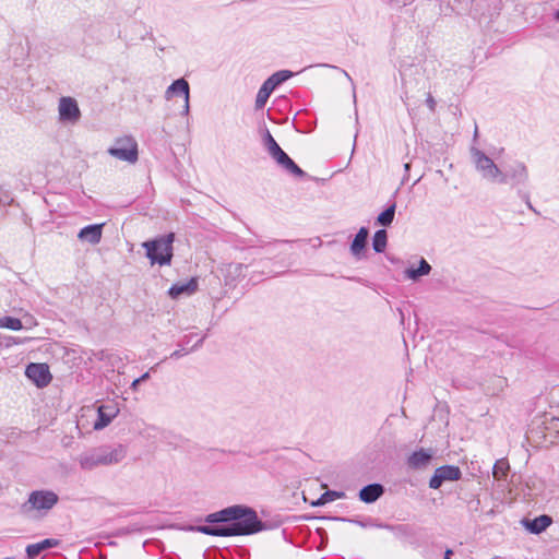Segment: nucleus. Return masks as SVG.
Returning <instances> with one entry per match:
<instances>
[{
  "label": "nucleus",
  "instance_id": "nucleus-13",
  "mask_svg": "<svg viewBox=\"0 0 559 559\" xmlns=\"http://www.w3.org/2000/svg\"><path fill=\"white\" fill-rule=\"evenodd\" d=\"M271 157L287 173L296 177L305 176V171L282 148Z\"/></svg>",
  "mask_w": 559,
  "mask_h": 559
},
{
  "label": "nucleus",
  "instance_id": "nucleus-31",
  "mask_svg": "<svg viewBox=\"0 0 559 559\" xmlns=\"http://www.w3.org/2000/svg\"><path fill=\"white\" fill-rule=\"evenodd\" d=\"M245 265L241 263H231L227 266V275L241 276L243 273Z\"/></svg>",
  "mask_w": 559,
  "mask_h": 559
},
{
  "label": "nucleus",
  "instance_id": "nucleus-30",
  "mask_svg": "<svg viewBox=\"0 0 559 559\" xmlns=\"http://www.w3.org/2000/svg\"><path fill=\"white\" fill-rule=\"evenodd\" d=\"M29 340V337L4 336L3 342H1L0 344L4 345L5 347H11L13 345L25 344Z\"/></svg>",
  "mask_w": 559,
  "mask_h": 559
},
{
  "label": "nucleus",
  "instance_id": "nucleus-18",
  "mask_svg": "<svg viewBox=\"0 0 559 559\" xmlns=\"http://www.w3.org/2000/svg\"><path fill=\"white\" fill-rule=\"evenodd\" d=\"M368 229L366 227H361L356 234L352 245L350 252L356 259L361 258V252L366 247L367 238H368Z\"/></svg>",
  "mask_w": 559,
  "mask_h": 559
},
{
  "label": "nucleus",
  "instance_id": "nucleus-24",
  "mask_svg": "<svg viewBox=\"0 0 559 559\" xmlns=\"http://www.w3.org/2000/svg\"><path fill=\"white\" fill-rule=\"evenodd\" d=\"M510 465L507 460L501 459L498 460L493 465L492 475L496 480L500 481L506 479L508 472H509Z\"/></svg>",
  "mask_w": 559,
  "mask_h": 559
},
{
  "label": "nucleus",
  "instance_id": "nucleus-22",
  "mask_svg": "<svg viewBox=\"0 0 559 559\" xmlns=\"http://www.w3.org/2000/svg\"><path fill=\"white\" fill-rule=\"evenodd\" d=\"M294 73L289 70H280L264 81V84L274 91L282 83L289 80Z\"/></svg>",
  "mask_w": 559,
  "mask_h": 559
},
{
  "label": "nucleus",
  "instance_id": "nucleus-25",
  "mask_svg": "<svg viewBox=\"0 0 559 559\" xmlns=\"http://www.w3.org/2000/svg\"><path fill=\"white\" fill-rule=\"evenodd\" d=\"M273 93V91L266 86L264 83L261 85V87L258 91L254 107L257 110H260L264 108L270 95Z\"/></svg>",
  "mask_w": 559,
  "mask_h": 559
},
{
  "label": "nucleus",
  "instance_id": "nucleus-27",
  "mask_svg": "<svg viewBox=\"0 0 559 559\" xmlns=\"http://www.w3.org/2000/svg\"><path fill=\"white\" fill-rule=\"evenodd\" d=\"M395 215V204L389 206L383 211L377 218V222L382 226H389L392 224Z\"/></svg>",
  "mask_w": 559,
  "mask_h": 559
},
{
  "label": "nucleus",
  "instance_id": "nucleus-8",
  "mask_svg": "<svg viewBox=\"0 0 559 559\" xmlns=\"http://www.w3.org/2000/svg\"><path fill=\"white\" fill-rule=\"evenodd\" d=\"M119 412V406L114 401L99 405L97 407V419L95 420L93 428L95 430L106 428L118 416Z\"/></svg>",
  "mask_w": 559,
  "mask_h": 559
},
{
  "label": "nucleus",
  "instance_id": "nucleus-14",
  "mask_svg": "<svg viewBox=\"0 0 559 559\" xmlns=\"http://www.w3.org/2000/svg\"><path fill=\"white\" fill-rule=\"evenodd\" d=\"M104 224H94L83 227L79 234L78 238L81 241L88 242L91 245H97L100 242L103 235Z\"/></svg>",
  "mask_w": 559,
  "mask_h": 559
},
{
  "label": "nucleus",
  "instance_id": "nucleus-4",
  "mask_svg": "<svg viewBox=\"0 0 559 559\" xmlns=\"http://www.w3.org/2000/svg\"><path fill=\"white\" fill-rule=\"evenodd\" d=\"M175 235L173 233L160 236L153 240L144 241L143 248L146 250V257L151 264L169 265L173 259V242Z\"/></svg>",
  "mask_w": 559,
  "mask_h": 559
},
{
  "label": "nucleus",
  "instance_id": "nucleus-10",
  "mask_svg": "<svg viewBox=\"0 0 559 559\" xmlns=\"http://www.w3.org/2000/svg\"><path fill=\"white\" fill-rule=\"evenodd\" d=\"M25 376L38 388H44L51 381L49 368L45 364H29L25 369Z\"/></svg>",
  "mask_w": 559,
  "mask_h": 559
},
{
  "label": "nucleus",
  "instance_id": "nucleus-36",
  "mask_svg": "<svg viewBox=\"0 0 559 559\" xmlns=\"http://www.w3.org/2000/svg\"><path fill=\"white\" fill-rule=\"evenodd\" d=\"M140 383H141V382H140V380H139V379H135V380L131 383V389H132L133 391L138 390V386H139V384H140Z\"/></svg>",
  "mask_w": 559,
  "mask_h": 559
},
{
  "label": "nucleus",
  "instance_id": "nucleus-17",
  "mask_svg": "<svg viewBox=\"0 0 559 559\" xmlns=\"http://www.w3.org/2000/svg\"><path fill=\"white\" fill-rule=\"evenodd\" d=\"M59 544H60V540H58V539L47 538V539H44V540H41L39 543L28 545L26 547V554H27L29 559H34L41 551H44L46 549H49V548H52V547H57V546H59Z\"/></svg>",
  "mask_w": 559,
  "mask_h": 559
},
{
  "label": "nucleus",
  "instance_id": "nucleus-7",
  "mask_svg": "<svg viewBox=\"0 0 559 559\" xmlns=\"http://www.w3.org/2000/svg\"><path fill=\"white\" fill-rule=\"evenodd\" d=\"M59 121L75 124L81 119V110L75 98L62 96L58 103Z\"/></svg>",
  "mask_w": 559,
  "mask_h": 559
},
{
  "label": "nucleus",
  "instance_id": "nucleus-28",
  "mask_svg": "<svg viewBox=\"0 0 559 559\" xmlns=\"http://www.w3.org/2000/svg\"><path fill=\"white\" fill-rule=\"evenodd\" d=\"M263 144H264V147L266 148L267 153L270 154V156H272L274 153H276L278 150H281L280 145L277 144V142L274 140V138L272 136V134L269 131H265V133H264Z\"/></svg>",
  "mask_w": 559,
  "mask_h": 559
},
{
  "label": "nucleus",
  "instance_id": "nucleus-1",
  "mask_svg": "<svg viewBox=\"0 0 559 559\" xmlns=\"http://www.w3.org/2000/svg\"><path fill=\"white\" fill-rule=\"evenodd\" d=\"M205 522L215 525H200L190 530L222 537L250 535L262 530L255 511L243 506H233L211 513L205 518Z\"/></svg>",
  "mask_w": 559,
  "mask_h": 559
},
{
  "label": "nucleus",
  "instance_id": "nucleus-2",
  "mask_svg": "<svg viewBox=\"0 0 559 559\" xmlns=\"http://www.w3.org/2000/svg\"><path fill=\"white\" fill-rule=\"evenodd\" d=\"M126 454V448L121 444L114 448H97L81 454L79 464L82 469L91 471L98 466L117 464L124 459Z\"/></svg>",
  "mask_w": 559,
  "mask_h": 559
},
{
  "label": "nucleus",
  "instance_id": "nucleus-34",
  "mask_svg": "<svg viewBox=\"0 0 559 559\" xmlns=\"http://www.w3.org/2000/svg\"><path fill=\"white\" fill-rule=\"evenodd\" d=\"M187 354H188V352H186L185 349H177L170 354V357L171 358H180Z\"/></svg>",
  "mask_w": 559,
  "mask_h": 559
},
{
  "label": "nucleus",
  "instance_id": "nucleus-29",
  "mask_svg": "<svg viewBox=\"0 0 559 559\" xmlns=\"http://www.w3.org/2000/svg\"><path fill=\"white\" fill-rule=\"evenodd\" d=\"M343 496V493L336 492V491H325L317 502H313V506H323L330 501H334L335 499H338Z\"/></svg>",
  "mask_w": 559,
  "mask_h": 559
},
{
  "label": "nucleus",
  "instance_id": "nucleus-23",
  "mask_svg": "<svg viewBox=\"0 0 559 559\" xmlns=\"http://www.w3.org/2000/svg\"><path fill=\"white\" fill-rule=\"evenodd\" d=\"M388 242V235L384 229L376 231L372 238V248L376 252L381 253L385 250Z\"/></svg>",
  "mask_w": 559,
  "mask_h": 559
},
{
  "label": "nucleus",
  "instance_id": "nucleus-5",
  "mask_svg": "<svg viewBox=\"0 0 559 559\" xmlns=\"http://www.w3.org/2000/svg\"><path fill=\"white\" fill-rule=\"evenodd\" d=\"M471 155L476 170L490 182L507 183V176L483 151L472 147Z\"/></svg>",
  "mask_w": 559,
  "mask_h": 559
},
{
  "label": "nucleus",
  "instance_id": "nucleus-15",
  "mask_svg": "<svg viewBox=\"0 0 559 559\" xmlns=\"http://www.w3.org/2000/svg\"><path fill=\"white\" fill-rule=\"evenodd\" d=\"M432 455L430 450L420 449L409 455L407 463L414 469H423L430 464Z\"/></svg>",
  "mask_w": 559,
  "mask_h": 559
},
{
  "label": "nucleus",
  "instance_id": "nucleus-37",
  "mask_svg": "<svg viewBox=\"0 0 559 559\" xmlns=\"http://www.w3.org/2000/svg\"><path fill=\"white\" fill-rule=\"evenodd\" d=\"M551 425L555 429H558L559 430V418H552L551 419Z\"/></svg>",
  "mask_w": 559,
  "mask_h": 559
},
{
  "label": "nucleus",
  "instance_id": "nucleus-12",
  "mask_svg": "<svg viewBox=\"0 0 559 559\" xmlns=\"http://www.w3.org/2000/svg\"><path fill=\"white\" fill-rule=\"evenodd\" d=\"M504 176H507V183L525 185L528 180V169L523 162H514L509 166Z\"/></svg>",
  "mask_w": 559,
  "mask_h": 559
},
{
  "label": "nucleus",
  "instance_id": "nucleus-39",
  "mask_svg": "<svg viewBox=\"0 0 559 559\" xmlns=\"http://www.w3.org/2000/svg\"><path fill=\"white\" fill-rule=\"evenodd\" d=\"M554 17L559 22V9L555 12Z\"/></svg>",
  "mask_w": 559,
  "mask_h": 559
},
{
  "label": "nucleus",
  "instance_id": "nucleus-26",
  "mask_svg": "<svg viewBox=\"0 0 559 559\" xmlns=\"http://www.w3.org/2000/svg\"><path fill=\"white\" fill-rule=\"evenodd\" d=\"M0 329H9L12 331H20L23 329V324L20 319L7 316V317L0 318Z\"/></svg>",
  "mask_w": 559,
  "mask_h": 559
},
{
  "label": "nucleus",
  "instance_id": "nucleus-3",
  "mask_svg": "<svg viewBox=\"0 0 559 559\" xmlns=\"http://www.w3.org/2000/svg\"><path fill=\"white\" fill-rule=\"evenodd\" d=\"M59 501V497L51 490H34L28 499L21 506V512L25 515L43 516L47 514Z\"/></svg>",
  "mask_w": 559,
  "mask_h": 559
},
{
  "label": "nucleus",
  "instance_id": "nucleus-38",
  "mask_svg": "<svg viewBox=\"0 0 559 559\" xmlns=\"http://www.w3.org/2000/svg\"><path fill=\"white\" fill-rule=\"evenodd\" d=\"M150 378V372H145L143 373L140 378H138L140 380V382H143V381H146L147 379Z\"/></svg>",
  "mask_w": 559,
  "mask_h": 559
},
{
  "label": "nucleus",
  "instance_id": "nucleus-19",
  "mask_svg": "<svg viewBox=\"0 0 559 559\" xmlns=\"http://www.w3.org/2000/svg\"><path fill=\"white\" fill-rule=\"evenodd\" d=\"M383 493V487L380 484H371L365 486L360 492L359 498L366 503H372L378 500Z\"/></svg>",
  "mask_w": 559,
  "mask_h": 559
},
{
  "label": "nucleus",
  "instance_id": "nucleus-33",
  "mask_svg": "<svg viewBox=\"0 0 559 559\" xmlns=\"http://www.w3.org/2000/svg\"><path fill=\"white\" fill-rule=\"evenodd\" d=\"M426 104H427V106L429 107V109H430L431 111H433V110H435V108H436V100H435V98L431 96V94H428V97H427V99H426Z\"/></svg>",
  "mask_w": 559,
  "mask_h": 559
},
{
  "label": "nucleus",
  "instance_id": "nucleus-11",
  "mask_svg": "<svg viewBox=\"0 0 559 559\" xmlns=\"http://www.w3.org/2000/svg\"><path fill=\"white\" fill-rule=\"evenodd\" d=\"M175 95H182L185 97L183 115H188L190 110V86L185 79L174 81L166 90L165 97L170 99Z\"/></svg>",
  "mask_w": 559,
  "mask_h": 559
},
{
  "label": "nucleus",
  "instance_id": "nucleus-6",
  "mask_svg": "<svg viewBox=\"0 0 559 559\" xmlns=\"http://www.w3.org/2000/svg\"><path fill=\"white\" fill-rule=\"evenodd\" d=\"M107 153L122 162L134 164L139 159V148L135 139L131 135L117 138Z\"/></svg>",
  "mask_w": 559,
  "mask_h": 559
},
{
  "label": "nucleus",
  "instance_id": "nucleus-9",
  "mask_svg": "<svg viewBox=\"0 0 559 559\" xmlns=\"http://www.w3.org/2000/svg\"><path fill=\"white\" fill-rule=\"evenodd\" d=\"M461 475H462V473L457 466L444 465V466L438 467L435 471L433 476L430 478L429 487L432 489H438L441 487L443 481L459 480L461 478Z\"/></svg>",
  "mask_w": 559,
  "mask_h": 559
},
{
  "label": "nucleus",
  "instance_id": "nucleus-21",
  "mask_svg": "<svg viewBox=\"0 0 559 559\" xmlns=\"http://www.w3.org/2000/svg\"><path fill=\"white\" fill-rule=\"evenodd\" d=\"M195 289L197 282L194 280H191L188 283L173 285L169 288L168 294L171 298H178L181 295H191L192 293L195 292Z\"/></svg>",
  "mask_w": 559,
  "mask_h": 559
},
{
  "label": "nucleus",
  "instance_id": "nucleus-16",
  "mask_svg": "<svg viewBox=\"0 0 559 559\" xmlns=\"http://www.w3.org/2000/svg\"><path fill=\"white\" fill-rule=\"evenodd\" d=\"M431 272V265L421 258L417 267L409 266L404 271L406 278L417 282L420 277L428 275Z\"/></svg>",
  "mask_w": 559,
  "mask_h": 559
},
{
  "label": "nucleus",
  "instance_id": "nucleus-20",
  "mask_svg": "<svg viewBox=\"0 0 559 559\" xmlns=\"http://www.w3.org/2000/svg\"><path fill=\"white\" fill-rule=\"evenodd\" d=\"M552 519L549 515H539L532 521L525 523L526 528L533 534H539L544 532L550 524Z\"/></svg>",
  "mask_w": 559,
  "mask_h": 559
},
{
  "label": "nucleus",
  "instance_id": "nucleus-32",
  "mask_svg": "<svg viewBox=\"0 0 559 559\" xmlns=\"http://www.w3.org/2000/svg\"><path fill=\"white\" fill-rule=\"evenodd\" d=\"M322 67H329V68H332V69H335V70H338L341 71L344 76L352 83L353 85V91L355 92V85H354V82H353V79L350 78V75L345 71V70H342L335 66H330V64H321ZM356 98V95L354 94V99Z\"/></svg>",
  "mask_w": 559,
  "mask_h": 559
},
{
  "label": "nucleus",
  "instance_id": "nucleus-35",
  "mask_svg": "<svg viewBox=\"0 0 559 559\" xmlns=\"http://www.w3.org/2000/svg\"><path fill=\"white\" fill-rule=\"evenodd\" d=\"M390 3L395 5H406L413 2V0H388Z\"/></svg>",
  "mask_w": 559,
  "mask_h": 559
}]
</instances>
